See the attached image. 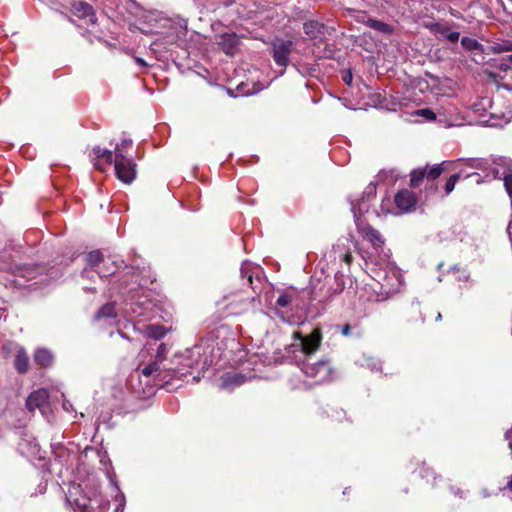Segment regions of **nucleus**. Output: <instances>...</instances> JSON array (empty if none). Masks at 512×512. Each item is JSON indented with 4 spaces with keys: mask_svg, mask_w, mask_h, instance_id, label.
<instances>
[{
    "mask_svg": "<svg viewBox=\"0 0 512 512\" xmlns=\"http://www.w3.org/2000/svg\"><path fill=\"white\" fill-rule=\"evenodd\" d=\"M87 266L82 272V277L90 278L91 273H96V269L101 267L106 258L103 257L99 250L91 251L85 256Z\"/></svg>",
    "mask_w": 512,
    "mask_h": 512,
    "instance_id": "nucleus-19",
    "label": "nucleus"
},
{
    "mask_svg": "<svg viewBox=\"0 0 512 512\" xmlns=\"http://www.w3.org/2000/svg\"><path fill=\"white\" fill-rule=\"evenodd\" d=\"M415 114L423 117L426 121H433L436 119V114L429 108L419 109Z\"/></svg>",
    "mask_w": 512,
    "mask_h": 512,
    "instance_id": "nucleus-37",
    "label": "nucleus"
},
{
    "mask_svg": "<svg viewBox=\"0 0 512 512\" xmlns=\"http://www.w3.org/2000/svg\"><path fill=\"white\" fill-rule=\"evenodd\" d=\"M53 360L54 356L48 349L38 348L34 353V361L42 367H49Z\"/></svg>",
    "mask_w": 512,
    "mask_h": 512,
    "instance_id": "nucleus-27",
    "label": "nucleus"
},
{
    "mask_svg": "<svg viewBox=\"0 0 512 512\" xmlns=\"http://www.w3.org/2000/svg\"><path fill=\"white\" fill-rule=\"evenodd\" d=\"M505 439L508 442L512 454V428L505 433Z\"/></svg>",
    "mask_w": 512,
    "mask_h": 512,
    "instance_id": "nucleus-48",
    "label": "nucleus"
},
{
    "mask_svg": "<svg viewBox=\"0 0 512 512\" xmlns=\"http://www.w3.org/2000/svg\"><path fill=\"white\" fill-rule=\"evenodd\" d=\"M455 229H457V226H454V229H453L452 231H454V232H455ZM454 237H456V239H457V238H459L461 241L463 240V238H462V237H460V236H456L455 234H454Z\"/></svg>",
    "mask_w": 512,
    "mask_h": 512,
    "instance_id": "nucleus-56",
    "label": "nucleus"
},
{
    "mask_svg": "<svg viewBox=\"0 0 512 512\" xmlns=\"http://www.w3.org/2000/svg\"><path fill=\"white\" fill-rule=\"evenodd\" d=\"M119 160L114 163L117 178L125 184H130L136 177V164L125 154L118 153Z\"/></svg>",
    "mask_w": 512,
    "mask_h": 512,
    "instance_id": "nucleus-7",
    "label": "nucleus"
},
{
    "mask_svg": "<svg viewBox=\"0 0 512 512\" xmlns=\"http://www.w3.org/2000/svg\"><path fill=\"white\" fill-rule=\"evenodd\" d=\"M73 490L69 491V496L67 500L70 503H73L76 507V509L79 510V512H107L110 503L108 500L104 499L103 496L100 493H97L96 491L93 492L92 496H86L83 495L81 497H74V494H77L81 487L78 485L77 487H73Z\"/></svg>",
    "mask_w": 512,
    "mask_h": 512,
    "instance_id": "nucleus-3",
    "label": "nucleus"
},
{
    "mask_svg": "<svg viewBox=\"0 0 512 512\" xmlns=\"http://www.w3.org/2000/svg\"><path fill=\"white\" fill-rule=\"evenodd\" d=\"M361 365L372 371H379L381 369L380 361L371 356H364Z\"/></svg>",
    "mask_w": 512,
    "mask_h": 512,
    "instance_id": "nucleus-35",
    "label": "nucleus"
},
{
    "mask_svg": "<svg viewBox=\"0 0 512 512\" xmlns=\"http://www.w3.org/2000/svg\"><path fill=\"white\" fill-rule=\"evenodd\" d=\"M461 45L469 51L477 50L480 47V43L476 39L470 37H462Z\"/></svg>",
    "mask_w": 512,
    "mask_h": 512,
    "instance_id": "nucleus-36",
    "label": "nucleus"
},
{
    "mask_svg": "<svg viewBox=\"0 0 512 512\" xmlns=\"http://www.w3.org/2000/svg\"><path fill=\"white\" fill-rule=\"evenodd\" d=\"M426 177V168H418L411 172L410 184L412 187H417L422 180Z\"/></svg>",
    "mask_w": 512,
    "mask_h": 512,
    "instance_id": "nucleus-34",
    "label": "nucleus"
},
{
    "mask_svg": "<svg viewBox=\"0 0 512 512\" xmlns=\"http://www.w3.org/2000/svg\"><path fill=\"white\" fill-rule=\"evenodd\" d=\"M62 407L68 413L75 412V408H74L73 404L69 400L65 399L63 401V403H62Z\"/></svg>",
    "mask_w": 512,
    "mask_h": 512,
    "instance_id": "nucleus-46",
    "label": "nucleus"
},
{
    "mask_svg": "<svg viewBox=\"0 0 512 512\" xmlns=\"http://www.w3.org/2000/svg\"><path fill=\"white\" fill-rule=\"evenodd\" d=\"M352 241L349 238L339 239L333 246L334 259L345 262L348 266L352 263L351 246Z\"/></svg>",
    "mask_w": 512,
    "mask_h": 512,
    "instance_id": "nucleus-18",
    "label": "nucleus"
},
{
    "mask_svg": "<svg viewBox=\"0 0 512 512\" xmlns=\"http://www.w3.org/2000/svg\"><path fill=\"white\" fill-rule=\"evenodd\" d=\"M292 302V296L286 292L279 295L276 300V305L278 307L284 308L287 307Z\"/></svg>",
    "mask_w": 512,
    "mask_h": 512,
    "instance_id": "nucleus-39",
    "label": "nucleus"
},
{
    "mask_svg": "<svg viewBox=\"0 0 512 512\" xmlns=\"http://www.w3.org/2000/svg\"><path fill=\"white\" fill-rule=\"evenodd\" d=\"M508 234H509V238L511 239V236H512V222H510V224L508 226Z\"/></svg>",
    "mask_w": 512,
    "mask_h": 512,
    "instance_id": "nucleus-53",
    "label": "nucleus"
},
{
    "mask_svg": "<svg viewBox=\"0 0 512 512\" xmlns=\"http://www.w3.org/2000/svg\"><path fill=\"white\" fill-rule=\"evenodd\" d=\"M88 291L95 292V288H85Z\"/></svg>",
    "mask_w": 512,
    "mask_h": 512,
    "instance_id": "nucleus-61",
    "label": "nucleus"
},
{
    "mask_svg": "<svg viewBox=\"0 0 512 512\" xmlns=\"http://www.w3.org/2000/svg\"><path fill=\"white\" fill-rule=\"evenodd\" d=\"M119 145H121L122 147L128 149V148H130L132 146V139H130V138H123Z\"/></svg>",
    "mask_w": 512,
    "mask_h": 512,
    "instance_id": "nucleus-49",
    "label": "nucleus"
},
{
    "mask_svg": "<svg viewBox=\"0 0 512 512\" xmlns=\"http://www.w3.org/2000/svg\"><path fill=\"white\" fill-rule=\"evenodd\" d=\"M72 11L75 16H77L80 19H85L89 24H94L96 22V16L93 7L88 3H74Z\"/></svg>",
    "mask_w": 512,
    "mask_h": 512,
    "instance_id": "nucleus-23",
    "label": "nucleus"
},
{
    "mask_svg": "<svg viewBox=\"0 0 512 512\" xmlns=\"http://www.w3.org/2000/svg\"><path fill=\"white\" fill-rule=\"evenodd\" d=\"M454 167L464 166L467 169L481 171L484 175L498 164L497 158H459L451 163Z\"/></svg>",
    "mask_w": 512,
    "mask_h": 512,
    "instance_id": "nucleus-10",
    "label": "nucleus"
},
{
    "mask_svg": "<svg viewBox=\"0 0 512 512\" xmlns=\"http://www.w3.org/2000/svg\"><path fill=\"white\" fill-rule=\"evenodd\" d=\"M508 491L512 492V477H511V480L507 483V486L506 488Z\"/></svg>",
    "mask_w": 512,
    "mask_h": 512,
    "instance_id": "nucleus-52",
    "label": "nucleus"
},
{
    "mask_svg": "<svg viewBox=\"0 0 512 512\" xmlns=\"http://www.w3.org/2000/svg\"><path fill=\"white\" fill-rule=\"evenodd\" d=\"M155 349L151 345H146L141 352L139 353V358L141 361H144L147 355H149Z\"/></svg>",
    "mask_w": 512,
    "mask_h": 512,
    "instance_id": "nucleus-44",
    "label": "nucleus"
},
{
    "mask_svg": "<svg viewBox=\"0 0 512 512\" xmlns=\"http://www.w3.org/2000/svg\"><path fill=\"white\" fill-rule=\"evenodd\" d=\"M444 38L452 43H456L460 38V33L457 31H451L450 29Z\"/></svg>",
    "mask_w": 512,
    "mask_h": 512,
    "instance_id": "nucleus-42",
    "label": "nucleus"
},
{
    "mask_svg": "<svg viewBox=\"0 0 512 512\" xmlns=\"http://www.w3.org/2000/svg\"><path fill=\"white\" fill-rule=\"evenodd\" d=\"M301 370L308 378H311L315 384H320L331 379L332 369L330 364L325 360L315 363L303 360Z\"/></svg>",
    "mask_w": 512,
    "mask_h": 512,
    "instance_id": "nucleus-5",
    "label": "nucleus"
},
{
    "mask_svg": "<svg viewBox=\"0 0 512 512\" xmlns=\"http://www.w3.org/2000/svg\"><path fill=\"white\" fill-rule=\"evenodd\" d=\"M296 341L289 347V352L295 354V359L307 358L314 354L320 347L322 334L319 328H314L309 335L303 336L300 332H294Z\"/></svg>",
    "mask_w": 512,
    "mask_h": 512,
    "instance_id": "nucleus-2",
    "label": "nucleus"
},
{
    "mask_svg": "<svg viewBox=\"0 0 512 512\" xmlns=\"http://www.w3.org/2000/svg\"><path fill=\"white\" fill-rule=\"evenodd\" d=\"M115 490L117 492V495L115 497L116 502H118L116 512L121 509V512L123 511L124 505H125V496L122 492H120L119 487L115 485Z\"/></svg>",
    "mask_w": 512,
    "mask_h": 512,
    "instance_id": "nucleus-40",
    "label": "nucleus"
},
{
    "mask_svg": "<svg viewBox=\"0 0 512 512\" xmlns=\"http://www.w3.org/2000/svg\"><path fill=\"white\" fill-rule=\"evenodd\" d=\"M116 316L115 305L113 303H107L98 310L95 319H114Z\"/></svg>",
    "mask_w": 512,
    "mask_h": 512,
    "instance_id": "nucleus-31",
    "label": "nucleus"
},
{
    "mask_svg": "<svg viewBox=\"0 0 512 512\" xmlns=\"http://www.w3.org/2000/svg\"><path fill=\"white\" fill-rule=\"evenodd\" d=\"M39 487H40V493H43V492L45 491V489H46V486H45V485H44V486H41V485H40Z\"/></svg>",
    "mask_w": 512,
    "mask_h": 512,
    "instance_id": "nucleus-57",
    "label": "nucleus"
},
{
    "mask_svg": "<svg viewBox=\"0 0 512 512\" xmlns=\"http://www.w3.org/2000/svg\"><path fill=\"white\" fill-rule=\"evenodd\" d=\"M292 42L278 40L272 45V56L274 62L280 66L285 68L289 63V56L292 50Z\"/></svg>",
    "mask_w": 512,
    "mask_h": 512,
    "instance_id": "nucleus-13",
    "label": "nucleus"
},
{
    "mask_svg": "<svg viewBox=\"0 0 512 512\" xmlns=\"http://www.w3.org/2000/svg\"><path fill=\"white\" fill-rule=\"evenodd\" d=\"M118 269V266L114 260L110 257L106 258L104 263H101V267L96 269V274L101 277H108L110 275H114Z\"/></svg>",
    "mask_w": 512,
    "mask_h": 512,
    "instance_id": "nucleus-28",
    "label": "nucleus"
},
{
    "mask_svg": "<svg viewBox=\"0 0 512 512\" xmlns=\"http://www.w3.org/2000/svg\"><path fill=\"white\" fill-rule=\"evenodd\" d=\"M451 490L454 495L459 496L460 498H464V491L454 488H452Z\"/></svg>",
    "mask_w": 512,
    "mask_h": 512,
    "instance_id": "nucleus-51",
    "label": "nucleus"
},
{
    "mask_svg": "<svg viewBox=\"0 0 512 512\" xmlns=\"http://www.w3.org/2000/svg\"><path fill=\"white\" fill-rule=\"evenodd\" d=\"M169 350L170 349L167 344H159L156 349L154 360L144 366L142 369L140 368V365L137 367V371L140 373L139 375H142L146 378L153 377V379H156V377L159 376L158 372L160 370V364L166 359Z\"/></svg>",
    "mask_w": 512,
    "mask_h": 512,
    "instance_id": "nucleus-9",
    "label": "nucleus"
},
{
    "mask_svg": "<svg viewBox=\"0 0 512 512\" xmlns=\"http://www.w3.org/2000/svg\"><path fill=\"white\" fill-rule=\"evenodd\" d=\"M497 161L498 164H495L490 172H487L486 175L478 176L476 184L491 182L495 179H503L505 189L512 199V172L509 167V161L506 158H497Z\"/></svg>",
    "mask_w": 512,
    "mask_h": 512,
    "instance_id": "nucleus-4",
    "label": "nucleus"
},
{
    "mask_svg": "<svg viewBox=\"0 0 512 512\" xmlns=\"http://www.w3.org/2000/svg\"><path fill=\"white\" fill-rule=\"evenodd\" d=\"M352 213L354 216L355 224L361 236L371 244V250L367 252L364 257L366 265H373L372 268L374 279L381 283L387 281L388 273L399 276L395 267L390 261L391 253L389 249L385 248V240L378 230L369 224H365L356 211L355 204H352Z\"/></svg>",
    "mask_w": 512,
    "mask_h": 512,
    "instance_id": "nucleus-1",
    "label": "nucleus"
},
{
    "mask_svg": "<svg viewBox=\"0 0 512 512\" xmlns=\"http://www.w3.org/2000/svg\"><path fill=\"white\" fill-rule=\"evenodd\" d=\"M200 350L201 348L197 346L186 350L185 354L181 356L183 361L180 362L177 368L172 369V376L177 378L185 377L187 374L191 373L190 369H194L200 366L198 359H196V357L200 356Z\"/></svg>",
    "mask_w": 512,
    "mask_h": 512,
    "instance_id": "nucleus-8",
    "label": "nucleus"
},
{
    "mask_svg": "<svg viewBox=\"0 0 512 512\" xmlns=\"http://www.w3.org/2000/svg\"><path fill=\"white\" fill-rule=\"evenodd\" d=\"M241 277L243 279L246 278L247 284H249L254 291L258 289V286L254 283V279L256 282H261L260 275L262 274V270L260 266L255 265L251 262L245 261L242 263L241 269Z\"/></svg>",
    "mask_w": 512,
    "mask_h": 512,
    "instance_id": "nucleus-16",
    "label": "nucleus"
},
{
    "mask_svg": "<svg viewBox=\"0 0 512 512\" xmlns=\"http://www.w3.org/2000/svg\"><path fill=\"white\" fill-rule=\"evenodd\" d=\"M394 203L402 212H408L414 208L416 199L409 190H401L394 197Z\"/></svg>",
    "mask_w": 512,
    "mask_h": 512,
    "instance_id": "nucleus-21",
    "label": "nucleus"
},
{
    "mask_svg": "<svg viewBox=\"0 0 512 512\" xmlns=\"http://www.w3.org/2000/svg\"><path fill=\"white\" fill-rule=\"evenodd\" d=\"M219 309L223 310L226 315H238L245 311L249 306V297L242 293H232L224 296L218 303Z\"/></svg>",
    "mask_w": 512,
    "mask_h": 512,
    "instance_id": "nucleus-6",
    "label": "nucleus"
},
{
    "mask_svg": "<svg viewBox=\"0 0 512 512\" xmlns=\"http://www.w3.org/2000/svg\"><path fill=\"white\" fill-rule=\"evenodd\" d=\"M508 61L510 64H512V54L508 55Z\"/></svg>",
    "mask_w": 512,
    "mask_h": 512,
    "instance_id": "nucleus-58",
    "label": "nucleus"
},
{
    "mask_svg": "<svg viewBox=\"0 0 512 512\" xmlns=\"http://www.w3.org/2000/svg\"><path fill=\"white\" fill-rule=\"evenodd\" d=\"M135 62L140 66V67H143V68H146L148 66V63L143 59V58H140V57H135Z\"/></svg>",
    "mask_w": 512,
    "mask_h": 512,
    "instance_id": "nucleus-50",
    "label": "nucleus"
},
{
    "mask_svg": "<svg viewBox=\"0 0 512 512\" xmlns=\"http://www.w3.org/2000/svg\"><path fill=\"white\" fill-rule=\"evenodd\" d=\"M247 377L241 373H226L221 378L220 388L232 391L234 388L244 384Z\"/></svg>",
    "mask_w": 512,
    "mask_h": 512,
    "instance_id": "nucleus-24",
    "label": "nucleus"
},
{
    "mask_svg": "<svg viewBox=\"0 0 512 512\" xmlns=\"http://www.w3.org/2000/svg\"><path fill=\"white\" fill-rule=\"evenodd\" d=\"M459 170L463 169L465 172L462 174L461 178H470L475 177V181L478 179V176H481L478 172H468L467 168L464 166L457 167Z\"/></svg>",
    "mask_w": 512,
    "mask_h": 512,
    "instance_id": "nucleus-43",
    "label": "nucleus"
},
{
    "mask_svg": "<svg viewBox=\"0 0 512 512\" xmlns=\"http://www.w3.org/2000/svg\"><path fill=\"white\" fill-rule=\"evenodd\" d=\"M19 453L29 460L41 459V449L32 435L25 434L18 442Z\"/></svg>",
    "mask_w": 512,
    "mask_h": 512,
    "instance_id": "nucleus-11",
    "label": "nucleus"
},
{
    "mask_svg": "<svg viewBox=\"0 0 512 512\" xmlns=\"http://www.w3.org/2000/svg\"><path fill=\"white\" fill-rule=\"evenodd\" d=\"M303 29L305 34L311 39H317L324 33V25L315 20L305 22Z\"/></svg>",
    "mask_w": 512,
    "mask_h": 512,
    "instance_id": "nucleus-26",
    "label": "nucleus"
},
{
    "mask_svg": "<svg viewBox=\"0 0 512 512\" xmlns=\"http://www.w3.org/2000/svg\"><path fill=\"white\" fill-rule=\"evenodd\" d=\"M441 318H442L441 313H438V314H437V317H436V320H440Z\"/></svg>",
    "mask_w": 512,
    "mask_h": 512,
    "instance_id": "nucleus-59",
    "label": "nucleus"
},
{
    "mask_svg": "<svg viewBox=\"0 0 512 512\" xmlns=\"http://www.w3.org/2000/svg\"><path fill=\"white\" fill-rule=\"evenodd\" d=\"M130 309L134 317L143 318V320H152L157 313L156 305L150 300L131 303Z\"/></svg>",
    "mask_w": 512,
    "mask_h": 512,
    "instance_id": "nucleus-15",
    "label": "nucleus"
},
{
    "mask_svg": "<svg viewBox=\"0 0 512 512\" xmlns=\"http://www.w3.org/2000/svg\"><path fill=\"white\" fill-rule=\"evenodd\" d=\"M49 402V392L44 389H38L32 392L27 400L26 407L29 411H34L35 409H39L42 413H44L45 409L48 407Z\"/></svg>",
    "mask_w": 512,
    "mask_h": 512,
    "instance_id": "nucleus-14",
    "label": "nucleus"
},
{
    "mask_svg": "<svg viewBox=\"0 0 512 512\" xmlns=\"http://www.w3.org/2000/svg\"><path fill=\"white\" fill-rule=\"evenodd\" d=\"M391 207H392V202H391L390 197L385 196L382 199V202H381V205H380V211H377L376 213H377V215H380L381 213L382 214L390 213L391 212Z\"/></svg>",
    "mask_w": 512,
    "mask_h": 512,
    "instance_id": "nucleus-38",
    "label": "nucleus"
},
{
    "mask_svg": "<svg viewBox=\"0 0 512 512\" xmlns=\"http://www.w3.org/2000/svg\"><path fill=\"white\" fill-rule=\"evenodd\" d=\"M376 195V185L370 183L363 191L361 199L357 201H351V205L355 204L358 218H361L362 214L369 211L370 202Z\"/></svg>",
    "mask_w": 512,
    "mask_h": 512,
    "instance_id": "nucleus-17",
    "label": "nucleus"
},
{
    "mask_svg": "<svg viewBox=\"0 0 512 512\" xmlns=\"http://www.w3.org/2000/svg\"><path fill=\"white\" fill-rule=\"evenodd\" d=\"M365 25L382 34H391L393 32L391 25L373 18H368Z\"/></svg>",
    "mask_w": 512,
    "mask_h": 512,
    "instance_id": "nucleus-30",
    "label": "nucleus"
},
{
    "mask_svg": "<svg viewBox=\"0 0 512 512\" xmlns=\"http://www.w3.org/2000/svg\"><path fill=\"white\" fill-rule=\"evenodd\" d=\"M424 27L434 35L444 38L449 32L451 25L445 21H429L424 23Z\"/></svg>",
    "mask_w": 512,
    "mask_h": 512,
    "instance_id": "nucleus-25",
    "label": "nucleus"
},
{
    "mask_svg": "<svg viewBox=\"0 0 512 512\" xmlns=\"http://www.w3.org/2000/svg\"><path fill=\"white\" fill-rule=\"evenodd\" d=\"M342 335L344 336H349L350 335V331H351V326L349 324H344L342 326H337L336 327Z\"/></svg>",
    "mask_w": 512,
    "mask_h": 512,
    "instance_id": "nucleus-45",
    "label": "nucleus"
},
{
    "mask_svg": "<svg viewBox=\"0 0 512 512\" xmlns=\"http://www.w3.org/2000/svg\"><path fill=\"white\" fill-rule=\"evenodd\" d=\"M218 45L225 54L233 56L239 45V37L235 33H224L219 36Z\"/></svg>",
    "mask_w": 512,
    "mask_h": 512,
    "instance_id": "nucleus-20",
    "label": "nucleus"
},
{
    "mask_svg": "<svg viewBox=\"0 0 512 512\" xmlns=\"http://www.w3.org/2000/svg\"><path fill=\"white\" fill-rule=\"evenodd\" d=\"M460 279L468 280L469 279V274L463 273V275L460 277Z\"/></svg>",
    "mask_w": 512,
    "mask_h": 512,
    "instance_id": "nucleus-54",
    "label": "nucleus"
},
{
    "mask_svg": "<svg viewBox=\"0 0 512 512\" xmlns=\"http://www.w3.org/2000/svg\"><path fill=\"white\" fill-rule=\"evenodd\" d=\"M444 164H445V162H443L441 164H435L434 166H432L430 168L425 167L426 168V178L429 180L437 179L445 170Z\"/></svg>",
    "mask_w": 512,
    "mask_h": 512,
    "instance_id": "nucleus-33",
    "label": "nucleus"
},
{
    "mask_svg": "<svg viewBox=\"0 0 512 512\" xmlns=\"http://www.w3.org/2000/svg\"><path fill=\"white\" fill-rule=\"evenodd\" d=\"M464 172L465 171L463 169H460L457 173L451 175L448 178V180L446 181L445 186H444L446 195L450 194L454 190L457 182L461 179L462 174Z\"/></svg>",
    "mask_w": 512,
    "mask_h": 512,
    "instance_id": "nucleus-32",
    "label": "nucleus"
},
{
    "mask_svg": "<svg viewBox=\"0 0 512 512\" xmlns=\"http://www.w3.org/2000/svg\"><path fill=\"white\" fill-rule=\"evenodd\" d=\"M206 364H207V361L205 360V361L202 363L201 368H202V369H203V368H205Z\"/></svg>",
    "mask_w": 512,
    "mask_h": 512,
    "instance_id": "nucleus-60",
    "label": "nucleus"
},
{
    "mask_svg": "<svg viewBox=\"0 0 512 512\" xmlns=\"http://www.w3.org/2000/svg\"><path fill=\"white\" fill-rule=\"evenodd\" d=\"M127 149L122 147L121 145L117 144L114 148V151H111L109 149H102L99 146H96L93 148V154H94V166L97 169H102V167L99 164L100 159H104L106 163L112 164L116 163L117 160H119L118 153L125 154L127 156Z\"/></svg>",
    "mask_w": 512,
    "mask_h": 512,
    "instance_id": "nucleus-12",
    "label": "nucleus"
},
{
    "mask_svg": "<svg viewBox=\"0 0 512 512\" xmlns=\"http://www.w3.org/2000/svg\"><path fill=\"white\" fill-rule=\"evenodd\" d=\"M14 365H15V369L17 370V372H19L21 374L26 373L28 371L29 358L23 349H20L17 351L15 360H14Z\"/></svg>",
    "mask_w": 512,
    "mask_h": 512,
    "instance_id": "nucleus-29",
    "label": "nucleus"
},
{
    "mask_svg": "<svg viewBox=\"0 0 512 512\" xmlns=\"http://www.w3.org/2000/svg\"><path fill=\"white\" fill-rule=\"evenodd\" d=\"M342 79H343V81H344L347 85H351L352 80H353V76H352L351 71H346V72L343 74Z\"/></svg>",
    "mask_w": 512,
    "mask_h": 512,
    "instance_id": "nucleus-47",
    "label": "nucleus"
},
{
    "mask_svg": "<svg viewBox=\"0 0 512 512\" xmlns=\"http://www.w3.org/2000/svg\"><path fill=\"white\" fill-rule=\"evenodd\" d=\"M119 335H120L121 337H123V338H126L125 334H124V333H122V332H119Z\"/></svg>",
    "mask_w": 512,
    "mask_h": 512,
    "instance_id": "nucleus-62",
    "label": "nucleus"
},
{
    "mask_svg": "<svg viewBox=\"0 0 512 512\" xmlns=\"http://www.w3.org/2000/svg\"><path fill=\"white\" fill-rule=\"evenodd\" d=\"M133 328L139 330L146 337L155 340L163 338L167 333V329L158 323L144 324L141 327H138L136 324H133Z\"/></svg>",
    "mask_w": 512,
    "mask_h": 512,
    "instance_id": "nucleus-22",
    "label": "nucleus"
},
{
    "mask_svg": "<svg viewBox=\"0 0 512 512\" xmlns=\"http://www.w3.org/2000/svg\"><path fill=\"white\" fill-rule=\"evenodd\" d=\"M412 307H415L416 309L419 308V302H413Z\"/></svg>",
    "mask_w": 512,
    "mask_h": 512,
    "instance_id": "nucleus-55",
    "label": "nucleus"
},
{
    "mask_svg": "<svg viewBox=\"0 0 512 512\" xmlns=\"http://www.w3.org/2000/svg\"><path fill=\"white\" fill-rule=\"evenodd\" d=\"M438 237L440 238V241L442 242H445V241H452V240H455L456 237H454V231H441L439 234H438Z\"/></svg>",
    "mask_w": 512,
    "mask_h": 512,
    "instance_id": "nucleus-41",
    "label": "nucleus"
}]
</instances>
